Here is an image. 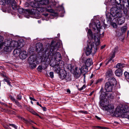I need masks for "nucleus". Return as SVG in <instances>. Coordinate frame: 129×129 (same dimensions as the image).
<instances>
[{
	"label": "nucleus",
	"instance_id": "obj_1",
	"mask_svg": "<svg viewBox=\"0 0 129 129\" xmlns=\"http://www.w3.org/2000/svg\"><path fill=\"white\" fill-rule=\"evenodd\" d=\"M92 27L95 30L96 29L98 32L94 35L93 38L91 30L90 29L88 30L87 36L88 38L91 39V42H89L88 44V47L86 49V53L87 56L92 52L93 54L96 52L100 44V37H103L104 35V32L102 33L101 35L100 31L99 32L100 28V23L99 20H97L96 22L93 23Z\"/></svg>",
	"mask_w": 129,
	"mask_h": 129
},
{
	"label": "nucleus",
	"instance_id": "obj_2",
	"mask_svg": "<svg viewBox=\"0 0 129 129\" xmlns=\"http://www.w3.org/2000/svg\"><path fill=\"white\" fill-rule=\"evenodd\" d=\"M110 97H100V105L102 107V109L107 111L110 114L116 116L117 111L116 109L115 110L114 107L112 104L108 105L109 101L108 100Z\"/></svg>",
	"mask_w": 129,
	"mask_h": 129
},
{
	"label": "nucleus",
	"instance_id": "obj_3",
	"mask_svg": "<svg viewBox=\"0 0 129 129\" xmlns=\"http://www.w3.org/2000/svg\"><path fill=\"white\" fill-rule=\"evenodd\" d=\"M7 46L8 47H6L5 49L7 52H10L13 49L17 47L21 48L23 47L24 45V43L23 40L21 41H7L6 42Z\"/></svg>",
	"mask_w": 129,
	"mask_h": 129
},
{
	"label": "nucleus",
	"instance_id": "obj_4",
	"mask_svg": "<svg viewBox=\"0 0 129 129\" xmlns=\"http://www.w3.org/2000/svg\"><path fill=\"white\" fill-rule=\"evenodd\" d=\"M56 49L54 47L51 46L50 49V52L48 53V50H47L46 53V56L49 60L50 58H54L56 61H60L61 60V56L60 53L58 52L55 53L54 51H56Z\"/></svg>",
	"mask_w": 129,
	"mask_h": 129
},
{
	"label": "nucleus",
	"instance_id": "obj_5",
	"mask_svg": "<svg viewBox=\"0 0 129 129\" xmlns=\"http://www.w3.org/2000/svg\"><path fill=\"white\" fill-rule=\"evenodd\" d=\"M39 55H33L30 56L28 59L29 63L36 62L37 64H39L40 62L42 61L46 62L47 61V58L46 56V54L39 56Z\"/></svg>",
	"mask_w": 129,
	"mask_h": 129
},
{
	"label": "nucleus",
	"instance_id": "obj_6",
	"mask_svg": "<svg viewBox=\"0 0 129 129\" xmlns=\"http://www.w3.org/2000/svg\"><path fill=\"white\" fill-rule=\"evenodd\" d=\"M129 110V108L126 105H121L118 106L116 109L117 112L115 116L118 117L120 116L122 117L123 118L124 115H126L127 113Z\"/></svg>",
	"mask_w": 129,
	"mask_h": 129
},
{
	"label": "nucleus",
	"instance_id": "obj_7",
	"mask_svg": "<svg viewBox=\"0 0 129 129\" xmlns=\"http://www.w3.org/2000/svg\"><path fill=\"white\" fill-rule=\"evenodd\" d=\"M110 14L114 18L122 16L121 9L120 7L116 5L112 7L110 10Z\"/></svg>",
	"mask_w": 129,
	"mask_h": 129
},
{
	"label": "nucleus",
	"instance_id": "obj_8",
	"mask_svg": "<svg viewBox=\"0 0 129 129\" xmlns=\"http://www.w3.org/2000/svg\"><path fill=\"white\" fill-rule=\"evenodd\" d=\"M30 5L32 7L37 8V10L40 12H43L45 10L43 6L39 4L38 2H36V1H31L30 3Z\"/></svg>",
	"mask_w": 129,
	"mask_h": 129
},
{
	"label": "nucleus",
	"instance_id": "obj_9",
	"mask_svg": "<svg viewBox=\"0 0 129 129\" xmlns=\"http://www.w3.org/2000/svg\"><path fill=\"white\" fill-rule=\"evenodd\" d=\"M114 86L111 84L109 82H107L105 84V88L106 90L108 92L112 91Z\"/></svg>",
	"mask_w": 129,
	"mask_h": 129
},
{
	"label": "nucleus",
	"instance_id": "obj_10",
	"mask_svg": "<svg viewBox=\"0 0 129 129\" xmlns=\"http://www.w3.org/2000/svg\"><path fill=\"white\" fill-rule=\"evenodd\" d=\"M4 40L3 37L2 36H0V47L1 48L4 45L5 46V47L4 48V50L5 51H6V50H5V48L6 47H8V46H7L6 44V42L7 41H11L10 40H5L4 42H3V41Z\"/></svg>",
	"mask_w": 129,
	"mask_h": 129
},
{
	"label": "nucleus",
	"instance_id": "obj_11",
	"mask_svg": "<svg viewBox=\"0 0 129 129\" xmlns=\"http://www.w3.org/2000/svg\"><path fill=\"white\" fill-rule=\"evenodd\" d=\"M80 68H78L77 67H76L74 72V74L75 77L76 78H78L80 76L81 74V73Z\"/></svg>",
	"mask_w": 129,
	"mask_h": 129
},
{
	"label": "nucleus",
	"instance_id": "obj_12",
	"mask_svg": "<svg viewBox=\"0 0 129 129\" xmlns=\"http://www.w3.org/2000/svg\"><path fill=\"white\" fill-rule=\"evenodd\" d=\"M118 47H116L114 49L112 52L113 53V55L111 56V57L110 59L108 61L107 63H106V64L107 65L112 60V58H113L115 56V53L117 52Z\"/></svg>",
	"mask_w": 129,
	"mask_h": 129
},
{
	"label": "nucleus",
	"instance_id": "obj_13",
	"mask_svg": "<svg viewBox=\"0 0 129 129\" xmlns=\"http://www.w3.org/2000/svg\"><path fill=\"white\" fill-rule=\"evenodd\" d=\"M33 1H36V2H38L39 4L42 5H46L48 4L49 1L48 0H34Z\"/></svg>",
	"mask_w": 129,
	"mask_h": 129
},
{
	"label": "nucleus",
	"instance_id": "obj_14",
	"mask_svg": "<svg viewBox=\"0 0 129 129\" xmlns=\"http://www.w3.org/2000/svg\"><path fill=\"white\" fill-rule=\"evenodd\" d=\"M36 50L38 52H40L43 50L42 44L41 43H38L36 44Z\"/></svg>",
	"mask_w": 129,
	"mask_h": 129
},
{
	"label": "nucleus",
	"instance_id": "obj_15",
	"mask_svg": "<svg viewBox=\"0 0 129 129\" xmlns=\"http://www.w3.org/2000/svg\"><path fill=\"white\" fill-rule=\"evenodd\" d=\"M108 82H109L111 84L115 86L117 83V81L115 78L113 77H111L109 79V81Z\"/></svg>",
	"mask_w": 129,
	"mask_h": 129
},
{
	"label": "nucleus",
	"instance_id": "obj_16",
	"mask_svg": "<svg viewBox=\"0 0 129 129\" xmlns=\"http://www.w3.org/2000/svg\"><path fill=\"white\" fill-rule=\"evenodd\" d=\"M27 56V54L25 51H23L20 53L19 57L21 59H24Z\"/></svg>",
	"mask_w": 129,
	"mask_h": 129
},
{
	"label": "nucleus",
	"instance_id": "obj_17",
	"mask_svg": "<svg viewBox=\"0 0 129 129\" xmlns=\"http://www.w3.org/2000/svg\"><path fill=\"white\" fill-rule=\"evenodd\" d=\"M61 66L60 64V63L57 66V67L54 68V70L55 72L57 73H58L62 71V70H61L60 68L61 67Z\"/></svg>",
	"mask_w": 129,
	"mask_h": 129
},
{
	"label": "nucleus",
	"instance_id": "obj_18",
	"mask_svg": "<svg viewBox=\"0 0 129 129\" xmlns=\"http://www.w3.org/2000/svg\"><path fill=\"white\" fill-rule=\"evenodd\" d=\"M20 49L19 48L18 49H15L13 52L14 55L16 57L19 56L20 53Z\"/></svg>",
	"mask_w": 129,
	"mask_h": 129
},
{
	"label": "nucleus",
	"instance_id": "obj_19",
	"mask_svg": "<svg viewBox=\"0 0 129 129\" xmlns=\"http://www.w3.org/2000/svg\"><path fill=\"white\" fill-rule=\"evenodd\" d=\"M87 66L84 65L81 68L80 71L81 73H86L88 71Z\"/></svg>",
	"mask_w": 129,
	"mask_h": 129
},
{
	"label": "nucleus",
	"instance_id": "obj_20",
	"mask_svg": "<svg viewBox=\"0 0 129 129\" xmlns=\"http://www.w3.org/2000/svg\"><path fill=\"white\" fill-rule=\"evenodd\" d=\"M93 64L92 60L91 58H88L86 61L85 65L88 67L90 66Z\"/></svg>",
	"mask_w": 129,
	"mask_h": 129
},
{
	"label": "nucleus",
	"instance_id": "obj_21",
	"mask_svg": "<svg viewBox=\"0 0 129 129\" xmlns=\"http://www.w3.org/2000/svg\"><path fill=\"white\" fill-rule=\"evenodd\" d=\"M118 23L119 25H121L124 22V19L122 16L120 17H118Z\"/></svg>",
	"mask_w": 129,
	"mask_h": 129
},
{
	"label": "nucleus",
	"instance_id": "obj_22",
	"mask_svg": "<svg viewBox=\"0 0 129 129\" xmlns=\"http://www.w3.org/2000/svg\"><path fill=\"white\" fill-rule=\"evenodd\" d=\"M113 73L111 69L108 70L106 74V76L107 77H109L111 76H113Z\"/></svg>",
	"mask_w": 129,
	"mask_h": 129
},
{
	"label": "nucleus",
	"instance_id": "obj_23",
	"mask_svg": "<svg viewBox=\"0 0 129 129\" xmlns=\"http://www.w3.org/2000/svg\"><path fill=\"white\" fill-rule=\"evenodd\" d=\"M60 63V62H59L58 63L56 64V62L55 60H51L50 61V66L54 68L55 67H56L57 66L58 64Z\"/></svg>",
	"mask_w": 129,
	"mask_h": 129
},
{
	"label": "nucleus",
	"instance_id": "obj_24",
	"mask_svg": "<svg viewBox=\"0 0 129 129\" xmlns=\"http://www.w3.org/2000/svg\"><path fill=\"white\" fill-rule=\"evenodd\" d=\"M66 73L64 71H62L60 72L59 77L61 79H64L66 77Z\"/></svg>",
	"mask_w": 129,
	"mask_h": 129
},
{
	"label": "nucleus",
	"instance_id": "obj_25",
	"mask_svg": "<svg viewBox=\"0 0 129 129\" xmlns=\"http://www.w3.org/2000/svg\"><path fill=\"white\" fill-rule=\"evenodd\" d=\"M122 69H118L115 71V74L118 76H120L122 74Z\"/></svg>",
	"mask_w": 129,
	"mask_h": 129
},
{
	"label": "nucleus",
	"instance_id": "obj_26",
	"mask_svg": "<svg viewBox=\"0 0 129 129\" xmlns=\"http://www.w3.org/2000/svg\"><path fill=\"white\" fill-rule=\"evenodd\" d=\"M125 66V64H124L118 63L116 66L115 68L118 69H122V68L124 67Z\"/></svg>",
	"mask_w": 129,
	"mask_h": 129
},
{
	"label": "nucleus",
	"instance_id": "obj_27",
	"mask_svg": "<svg viewBox=\"0 0 129 129\" xmlns=\"http://www.w3.org/2000/svg\"><path fill=\"white\" fill-rule=\"evenodd\" d=\"M125 78L127 81H129V73L127 72H125L124 73Z\"/></svg>",
	"mask_w": 129,
	"mask_h": 129
},
{
	"label": "nucleus",
	"instance_id": "obj_28",
	"mask_svg": "<svg viewBox=\"0 0 129 129\" xmlns=\"http://www.w3.org/2000/svg\"><path fill=\"white\" fill-rule=\"evenodd\" d=\"M36 62L32 63H29V67L32 69L35 68L36 67Z\"/></svg>",
	"mask_w": 129,
	"mask_h": 129
},
{
	"label": "nucleus",
	"instance_id": "obj_29",
	"mask_svg": "<svg viewBox=\"0 0 129 129\" xmlns=\"http://www.w3.org/2000/svg\"><path fill=\"white\" fill-rule=\"evenodd\" d=\"M7 79H4L3 80V81L4 82H6L10 86H11L10 84V80L9 78H7Z\"/></svg>",
	"mask_w": 129,
	"mask_h": 129
},
{
	"label": "nucleus",
	"instance_id": "obj_30",
	"mask_svg": "<svg viewBox=\"0 0 129 129\" xmlns=\"http://www.w3.org/2000/svg\"><path fill=\"white\" fill-rule=\"evenodd\" d=\"M29 111L33 114L38 116H40L37 113L35 112L34 111L33 109H30L29 110Z\"/></svg>",
	"mask_w": 129,
	"mask_h": 129
},
{
	"label": "nucleus",
	"instance_id": "obj_31",
	"mask_svg": "<svg viewBox=\"0 0 129 129\" xmlns=\"http://www.w3.org/2000/svg\"><path fill=\"white\" fill-rule=\"evenodd\" d=\"M102 89L101 90L102 91L101 92L100 97H106V92H105L102 91Z\"/></svg>",
	"mask_w": 129,
	"mask_h": 129
},
{
	"label": "nucleus",
	"instance_id": "obj_32",
	"mask_svg": "<svg viewBox=\"0 0 129 129\" xmlns=\"http://www.w3.org/2000/svg\"><path fill=\"white\" fill-rule=\"evenodd\" d=\"M121 2V0H115V3L117 4L118 7H120L121 6V5L120 4H119Z\"/></svg>",
	"mask_w": 129,
	"mask_h": 129
},
{
	"label": "nucleus",
	"instance_id": "obj_33",
	"mask_svg": "<svg viewBox=\"0 0 129 129\" xmlns=\"http://www.w3.org/2000/svg\"><path fill=\"white\" fill-rule=\"evenodd\" d=\"M108 91L106 92V97H112L113 96H112V93L110 92H108Z\"/></svg>",
	"mask_w": 129,
	"mask_h": 129
},
{
	"label": "nucleus",
	"instance_id": "obj_34",
	"mask_svg": "<svg viewBox=\"0 0 129 129\" xmlns=\"http://www.w3.org/2000/svg\"><path fill=\"white\" fill-rule=\"evenodd\" d=\"M106 17L108 21H110L112 20L111 17L109 16V14H107Z\"/></svg>",
	"mask_w": 129,
	"mask_h": 129
},
{
	"label": "nucleus",
	"instance_id": "obj_35",
	"mask_svg": "<svg viewBox=\"0 0 129 129\" xmlns=\"http://www.w3.org/2000/svg\"><path fill=\"white\" fill-rule=\"evenodd\" d=\"M67 81H69L71 80V78L69 75H66V76L65 78H64Z\"/></svg>",
	"mask_w": 129,
	"mask_h": 129
},
{
	"label": "nucleus",
	"instance_id": "obj_36",
	"mask_svg": "<svg viewBox=\"0 0 129 129\" xmlns=\"http://www.w3.org/2000/svg\"><path fill=\"white\" fill-rule=\"evenodd\" d=\"M126 30V26L123 27L121 28V30L123 32L125 31Z\"/></svg>",
	"mask_w": 129,
	"mask_h": 129
},
{
	"label": "nucleus",
	"instance_id": "obj_37",
	"mask_svg": "<svg viewBox=\"0 0 129 129\" xmlns=\"http://www.w3.org/2000/svg\"><path fill=\"white\" fill-rule=\"evenodd\" d=\"M86 86L85 85H84L83 86L80 88H78V90H82L85 88Z\"/></svg>",
	"mask_w": 129,
	"mask_h": 129
},
{
	"label": "nucleus",
	"instance_id": "obj_38",
	"mask_svg": "<svg viewBox=\"0 0 129 129\" xmlns=\"http://www.w3.org/2000/svg\"><path fill=\"white\" fill-rule=\"evenodd\" d=\"M18 12L20 14H22L24 12V10L22 9H18Z\"/></svg>",
	"mask_w": 129,
	"mask_h": 129
},
{
	"label": "nucleus",
	"instance_id": "obj_39",
	"mask_svg": "<svg viewBox=\"0 0 129 129\" xmlns=\"http://www.w3.org/2000/svg\"><path fill=\"white\" fill-rule=\"evenodd\" d=\"M102 80L103 79H99L96 81L95 83V84H97L98 83H100L102 81Z\"/></svg>",
	"mask_w": 129,
	"mask_h": 129
},
{
	"label": "nucleus",
	"instance_id": "obj_40",
	"mask_svg": "<svg viewBox=\"0 0 129 129\" xmlns=\"http://www.w3.org/2000/svg\"><path fill=\"white\" fill-rule=\"evenodd\" d=\"M38 71L41 72L42 70V67L41 66H39L37 68Z\"/></svg>",
	"mask_w": 129,
	"mask_h": 129
},
{
	"label": "nucleus",
	"instance_id": "obj_41",
	"mask_svg": "<svg viewBox=\"0 0 129 129\" xmlns=\"http://www.w3.org/2000/svg\"><path fill=\"white\" fill-rule=\"evenodd\" d=\"M123 118H126L129 119V111L127 112L126 115H124Z\"/></svg>",
	"mask_w": 129,
	"mask_h": 129
},
{
	"label": "nucleus",
	"instance_id": "obj_42",
	"mask_svg": "<svg viewBox=\"0 0 129 129\" xmlns=\"http://www.w3.org/2000/svg\"><path fill=\"white\" fill-rule=\"evenodd\" d=\"M10 125L14 127L15 129H17V127L15 124H10Z\"/></svg>",
	"mask_w": 129,
	"mask_h": 129
},
{
	"label": "nucleus",
	"instance_id": "obj_43",
	"mask_svg": "<svg viewBox=\"0 0 129 129\" xmlns=\"http://www.w3.org/2000/svg\"><path fill=\"white\" fill-rule=\"evenodd\" d=\"M50 77L51 78H53L54 77L53 73L52 72H50L49 73Z\"/></svg>",
	"mask_w": 129,
	"mask_h": 129
},
{
	"label": "nucleus",
	"instance_id": "obj_44",
	"mask_svg": "<svg viewBox=\"0 0 129 129\" xmlns=\"http://www.w3.org/2000/svg\"><path fill=\"white\" fill-rule=\"evenodd\" d=\"M79 112L84 113L85 114H87L88 113V112L87 111H83V110H80L79 111Z\"/></svg>",
	"mask_w": 129,
	"mask_h": 129
},
{
	"label": "nucleus",
	"instance_id": "obj_45",
	"mask_svg": "<svg viewBox=\"0 0 129 129\" xmlns=\"http://www.w3.org/2000/svg\"><path fill=\"white\" fill-rule=\"evenodd\" d=\"M16 104L19 107H21V106L20 105L19 103L17 101H15V102Z\"/></svg>",
	"mask_w": 129,
	"mask_h": 129
},
{
	"label": "nucleus",
	"instance_id": "obj_46",
	"mask_svg": "<svg viewBox=\"0 0 129 129\" xmlns=\"http://www.w3.org/2000/svg\"><path fill=\"white\" fill-rule=\"evenodd\" d=\"M95 127L97 128H101L102 129H108V128L107 127H102L101 126H95Z\"/></svg>",
	"mask_w": 129,
	"mask_h": 129
},
{
	"label": "nucleus",
	"instance_id": "obj_47",
	"mask_svg": "<svg viewBox=\"0 0 129 129\" xmlns=\"http://www.w3.org/2000/svg\"><path fill=\"white\" fill-rule=\"evenodd\" d=\"M11 100L14 102H15L17 100H16L14 98V97H10Z\"/></svg>",
	"mask_w": 129,
	"mask_h": 129
},
{
	"label": "nucleus",
	"instance_id": "obj_48",
	"mask_svg": "<svg viewBox=\"0 0 129 129\" xmlns=\"http://www.w3.org/2000/svg\"><path fill=\"white\" fill-rule=\"evenodd\" d=\"M21 120H23L24 121L26 122V123H27L28 122V121H27V120L25 119L24 118L21 117Z\"/></svg>",
	"mask_w": 129,
	"mask_h": 129
},
{
	"label": "nucleus",
	"instance_id": "obj_49",
	"mask_svg": "<svg viewBox=\"0 0 129 129\" xmlns=\"http://www.w3.org/2000/svg\"><path fill=\"white\" fill-rule=\"evenodd\" d=\"M113 27L114 28H116L117 27L116 24L115 23H113L112 24Z\"/></svg>",
	"mask_w": 129,
	"mask_h": 129
},
{
	"label": "nucleus",
	"instance_id": "obj_50",
	"mask_svg": "<svg viewBox=\"0 0 129 129\" xmlns=\"http://www.w3.org/2000/svg\"><path fill=\"white\" fill-rule=\"evenodd\" d=\"M127 5H126V6L127 7V8L129 9V0H127Z\"/></svg>",
	"mask_w": 129,
	"mask_h": 129
},
{
	"label": "nucleus",
	"instance_id": "obj_51",
	"mask_svg": "<svg viewBox=\"0 0 129 129\" xmlns=\"http://www.w3.org/2000/svg\"><path fill=\"white\" fill-rule=\"evenodd\" d=\"M111 2L112 3H114L113 4L114 5L115 3V0H110Z\"/></svg>",
	"mask_w": 129,
	"mask_h": 129
},
{
	"label": "nucleus",
	"instance_id": "obj_52",
	"mask_svg": "<svg viewBox=\"0 0 129 129\" xmlns=\"http://www.w3.org/2000/svg\"><path fill=\"white\" fill-rule=\"evenodd\" d=\"M3 126L6 129L8 128V126L6 125L3 124Z\"/></svg>",
	"mask_w": 129,
	"mask_h": 129
},
{
	"label": "nucleus",
	"instance_id": "obj_53",
	"mask_svg": "<svg viewBox=\"0 0 129 129\" xmlns=\"http://www.w3.org/2000/svg\"><path fill=\"white\" fill-rule=\"evenodd\" d=\"M41 107L42 108V109L43 111H45L47 109L45 107Z\"/></svg>",
	"mask_w": 129,
	"mask_h": 129
},
{
	"label": "nucleus",
	"instance_id": "obj_54",
	"mask_svg": "<svg viewBox=\"0 0 129 129\" xmlns=\"http://www.w3.org/2000/svg\"><path fill=\"white\" fill-rule=\"evenodd\" d=\"M29 99L31 100H33L34 101H36V100L33 97H29Z\"/></svg>",
	"mask_w": 129,
	"mask_h": 129
},
{
	"label": "nucleus",
	"instance_id": "obj_55",
	"mask_svg": "<svg viewBox=\"0 0 129 129\" xmlns=\"http://www.w3.org/2000/svg\"><path fill=\"white\" fill-rule=\"evenodd\" d=\"M95 117L98 120H100L101 119V118L100 117H98L96 115L95 116Z\"/></svg>",
	"mask_w": 129,
	"mask_h": 129
},
{
	"label": "nucleus",
	"instance_id": "obj_56",
	"mask_svg": "<svg viewBox=\"0 0 129 129\" xmlns=\"http://www.w3.org/2000/svg\"><path fill=\"white\" fill-rule=\"evenodd\" d=\"M37 105L39 106H40V107H42V105H41V104H40L38 102H37Z\"/></svg>",
	"mask_w": 129,
	"mask_h": 129
},
{
	"label": "nucleus",
	"instance_id": "obj_57",
	"mask_svg": "<svg viewBox=\"0 0 129 129\" xmlns=\"http://www.w3.org/2000/svg\"><path fill=\"white\" fill-rule=\"evenodd\" d=\"M94 92V91H92V92H91L89 94V96H91L92 95V94H93V93Z\"/></svg>",
	"mask_w": 129,
	"mask_h": 129
},
{
	"label": "nucleus",
	"instance_id": "obj_58",
	"mask_svg": "<svg viewBox=\"0 0 129 129\" xmlns=\"http://www.w3.org/2000/svg\"><path fill=\"white\" fill-rule=\"evenodd\" d=\"M67 93H70L71 91L69 89H67Z\"/></svg>",
	"mask_w": 129,
	"mask_h": 129
},
{
	"label": "nucleus",
	"instance_id": "obj_59",
	"mask_svg": "<svg viewBox=\"0 0 129 129\" xmlns=\"http://www.w3.org/2000/svg\"><path fill=\"white\" fill-rule=\"evenodd\" d=\"M94 76V75L93 74H92L90 77V79L92 78Z\"/></svg>",
	"mask_w": 129,
	"mask_h": 129
},
{
	"label": "nucleus",
	"instance_id": "obj_60",
	"mask_svg": "<svg viewBox=\"0 0 129 129\" xmlns=\"http://www.w3.org/2000/svg\"><path fill=\"white\" fill-rule=\"evenodd\" d=\"M43 14L46 17H47L48 15V14L47 13L44 14Z\"/></svg>",
	"mask_w": 129,
	"mask_h": 129
},
{
	"label": "nucleus",
	"instance_id": "obj_61",
	"mask_svg": "<svg viewBox=\"0 0 129 129\" xmlns=\"http://www.w3.org/2000/svg\"><path fill=\"white\" fill-rule=\"evenodd\" d=\"M105 45H104L102 46L101 47V49H103V48H104L105 47Z\"/></svg>",
	"mask_w": 129,
	"mask_h": 129
},
{
	"label": "nucleus",
	"instance_id": "obj_62",
	"mask_svg": "<svg viewBox=\"0 0 129 129\" xmlns=\"http://www.w3.org/2000/svg\"><path fill=\"white\" fill-rule=\"evenodd\" d=\"M17 99V100H20L21 99V97H18Z\"/></svg>",
	"mask_w": 129,
	"mask_h": 129
},
{
	"label": "nucleus",
	"instance_id": "obj_63",
	"mask_svg": "<svg viewBox=\"0 0 129 129\" xmlns=\"http://www.w3.org/2000/svg\"><path fill=\"white\" fill-rule=\"evenodd\" d=\"M86 73H83V76H84V78L85 79V74Z\"/></svg>",
	"mask_w": 129,
	"mask_h": 129
},
{
	"label": "nucleus",
	"instance_id": "obj_64",
	"mask_svg": "<svg viewBox=\"0 0 129 129\" xmlns=\"http://www.w3.org/2000/svg\"><path fill=\"white\" fill-rule=\"evenodd\" d=\"M47 11L48 12H50L51 11V10H50V9H47Z\"/></svg>",
	"mask_w": 129,
	"mask_h": 129
}]
</instances>
